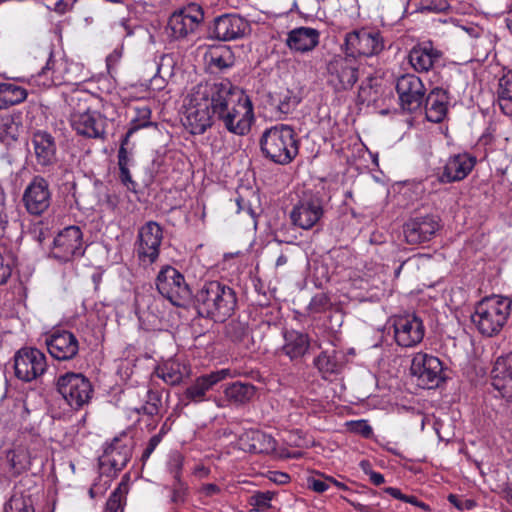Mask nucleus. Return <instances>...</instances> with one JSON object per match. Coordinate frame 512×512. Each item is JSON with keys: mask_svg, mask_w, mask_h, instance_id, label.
I'll return each mask as SVG.
<instances>
[{"mask_svg": "<svg viewBox=\"0 0 512 512\" xmlns=\"http://www.w3.org/2000/svg\"><path fill=\"white\" fill-rule=\"evenodd\" d=\"M222 81L204 82L188 88L182 95L180 120L187 132L202 135L213 125V115L222 106Z\"/></svg>", "mask_w": 512, "mask_h": 512, "instance_id": "nucleus-1", "label": "nucleus"}, {"mask_svg": "<svg viewBox=\"0 0 512 512\" xmlns=\"http://www.w3.org/2000/svg\"><path fill=\"white\" fill-rule=\"evenodd\" d=\"M220 94L222 106L218 109L217 118L229 133L247 135L255 121L251 99L229 80L222 81Z\"/></svg>", "mask_w": 512, "mask_h": 512, "instance_id": "nucleus-2", "label": "nucleus"}, {"mask_svg": "<svg viewBox=\"0 0 512 512\" xmlns=\"http://www.w3.org/2000/svg\"><path fill=\"white\" fill-rule=\"evenodd\" d=\"M91 78V73L82 63L70 61L64 57L54 58L50 54L45 67L37 74L27 77H19L16 80L27 82L38 88H50L52 86H76L79 87Z\"/></svg>", "mask_w": 512, "mask_h": 512, "instance_id": "nucleus-3", "label": "nucleus"}, {"mask_svg": "<svg viewBox=\"0 0 512 512\" xmlns=\"http://www.w3.org/2000/svg\"><path fill=\"white\" fill-rule=\"evenodd\" d=\"M196 302L200 315L222 322L233 314L237 297L229 285L209 281L198 291Z\"/></svg>", "mask_w": 512, "mask_h": 512, "instance_id": "nucleus-4", "label": "nucleus"}, {"mask_svg": "<svg viewBox=\"0 0 512 512\" xmlns=\"http://www.w3.org/2000/svg\"><path fill=\"white\" fill-rule=\"evenodd\" d=\"M512 300L507 296L491 295L476 303L471 321L484 336L497 335L508 322Z\"/></svg>", "mask_w": 512, "mask_h": 512, "instance_id": "nucleus-5", "label": "nucleus"}, {"mask_svg": "<svg viewBox=\"0 0 512 512\" xmlns=\"http://www.w3.org/2000/svg\"><path fill=\"white\" fill-rule=\"evenodd\" d=\"M260 147L265 157L280 165L289 164L298 154L294 130L285 124L267 128L261 136Z\"/></svg>", "mask_w": 512, "mask_h": 512, "instance_id": "nucleus-6", "label": "nucleus"}, {"mask_svg": "<svg viewBox=\"0 0 512 512\" xmlns=\"http://www.w3.org/2000/svg\"><path fill=\"white\" fill-rule=\"evenodd\" d=\"M59 394L73 409H80L87 405L93 395V386L90 380L82 373L66 372L56 380Z\"/></svg>", "mask_w": 512, "mask_h": 512, "instance_id": "nucleus-7", "label": "nucleus"}, {"mask_svg": "<svg viewBox=\"0 0 512 512\" xmlns=\"http://www.w3.org/2000/svg\"><path fill=\"white\" fill-rule=\"evenodd\" d=\"M358 78L359 70L354 58L336 55L327 61L325 67L326 83L335 92L352 89Z\"/></svg>", "mask_w": 512, "mask_h": 512, "instance_id": "nucleus-8", "label": "nucleus"}, {"mask_svg": "<svg viewBox=\"0 0 512 512\" xmlns=\"http://www.w3.org/2000/svg\"><path fill=\"white\" fill-rule=\"evenodd\" d=\"M156 287L175 306H184L191 298V290L183 274L169 265L159 271Z\"/></svg>", "mask_w": 512, "mask_h": 512, "instance_id": "nucleus-9", "label": "nucleus"}, {"mask_svg": "<svg viewBox=\"0 0 512 512\" xmlns=\"http://www.w3.org/2000/svg\"><path fill=\"white\" fill-rule=\"evenodd\" d=\"M85 249L82 230L72 225L65 227L55 236L50 255L60 262H69L83 256Z\"/></svg>", "mask_w": 512, "mask_h": 512, "instance_id": "nucleus-10", "label": "nucleus"}, {"mask_svg": "<svg viewBox=\"0 0 512 512\" xmlns=\"http://www.w3.org/2000/svg\"><path fill=\"white\" fill-rule=\"evenodd\" d=\"M411 373L426 389L438 387L445 379L441 360L429 353L418 352L412 358Z\"/></svg>", "mask_w": 512, "mask_h": 512, "instance_id": "nucleus-11", "label": "nucleus"}, {"mask_svg": "<svg viewBox=\"0 0 512 512\" xmlns=\"http://www.w3.org/2000/svg\"><path fill=\"white\" fill-rule=\"evenodd\" d=\"M162 240L163 230L161 226L154 221L145 223L139 229L136 254L142 266L147 267L157 261Z\"/></svg>", "mask_w": 512, "mask_h": 512, "instance_id": "nucleus-12", "label": "nucleus"}, {"mask_svg": "<svg viewBox=\"0 0 512 512\" xmlns=\"http://www.w3.org/2000/svg\"><path fill=\"white\" fill-rule=\"evenodd\" d=\"M203 19L202 8L191 3L172 13L166 26V34L175 40L186 38L197 29Z\"/></svg>", "mask_w": 512, "mask_h": 512, "instance_id": "nucleus-13", "label": "nucleus"}, {"mask_svg": "<svg viewBox=\"0 0 512 512\" xmlns=\"http://www.w3.org/2000/svg\"><path fill=\"white\" fill-rule=\"evenodd\" d=\"M345 46L349 56L371 57L384 49V40L379 31L360 29L346 35Z\"/></svg>", "mask_w": 512, "mask_h": 512, "instance_id": "nucleus-14", "label": "nucleus"}, {"mask_svg": "<svg viewBox=\"0 0 512 512\" xmlns=\"http://www.w3.org/2000/svg\"><path fill=\"white\" fill-rule=\"evenodd\" d=\"M15 375L18 379L30 382L41 376L47 369V359L36 348H22L14 356Z\"/></svg>", "mask_w": 512, "mask_h": 512, "instance_id": "nucleus-15", "label": "nucleus"}, {"mask_svg": "<svg viewBox=\"0 0 512 512\" xmlns=\"http://www.w3.org/2000/svg\"><path fill=\"white\" fill-rule=\"evenodd\" d=\"M396 91L401 108L408 112L419 109L425 97V86L415 74L407 73L397 78Z\"/></svg>", "mask_w": 512, "mask_h": 512, "instance_id": "nucleus-16", "label": "nucleus"}, {"mask_svg": "<svg viewBox=\"0 0 512 512\" xmlns=\"http://www.w3.org/2000/svg\"><path fill=\"white\" fill-rule=\"evenodd\" d=\"M393 327L395 341L401 347H414L423 340L425 335L423 321L415 314H405L396 317Z\"/></svg>", "mask_w": 512, "mask_h": 512, "instance_id": "nucleus-17", "label": "nucleus"}, {"mask_svg": "<svg viewBox=\"0 0 512 512\" xmlns=\"http://www.w3.org/2000/svg\"><path fill=\"white\" fill-rule=\"evenodd\" d=\"M51 196L48 182L36 176L24 189L22 202L30 215L40 216L50 207Z\"/></svg>", "mask_w": 512, "mask_h": 512, "instance_id": "nucleus-18", "label": "nucleus"}, {"mask_svg": "<svg viewBox=\"0 0 512 512\" xmlns=\"http://www.w3.org/2000/svg\"><path fill=\"white\" fill-rule=\"evenodd\" d=\"M70 123L77 134L88 138H100L105 133V118L85 104L70 114Z\"/></svg>", "mask_w": 512, "mask_h": 512, "instance_id": "nucleus-19", "label": "nucleus"}, {"mask_svg": "<svg viewBox=\"0 0 512 512\" xmlns=\"http://www.w3.org/2000/svg\"><path fill=\"white\" fill-rule=\"evenodd\" d=\"M440 227V218L436 215L414 217L404 224L403 234L407 243L420 244L430 241Z\"/></svg>", "mask_w": 512, "mask_h": 512, "instance_id": "nucleus-20", "label": "nucleus"}, {"mask_svg": "<svg viewBox=\"0 0 512 512\" xmlns=\"http://www.w3.org/2000/svg\"><path fill=\"white\" fill-rule=\"evenodd\" d=\"M231 370L228 368L212 371L208 374L197 377L184 391L183 399L188 402L201 403L207 401L208 392L219 382L231 377Z\"/></svg>", "mask_w": 512, "mask_h": 512, "instance_id": "nucleus-21", "label": "nucleus"}, {"mask_svg": "<svg viewBox=\"0 0 512 512\" xmlns=\"http://www.w3.org/2000/svg\"><path fill=\"white\" fill-rule=\"evenodd\" d=\"M49 354L56 360L67 361L73 359L79 351V342L76 336L66 330H56L45 338Z\"/></svg>", "mask_w": 512, "mask_h": 512, "instance_id": "nucleus-22", "label": "nucleus"}, {"mask_svg": "<svg viewBox=\"0 0 512 512\" xmlns=\"http://www.w3.org/2000/svg\"><path fill=\"white\" fill-rule=\"evenodd\" d=\"M324 213L322 202L317 197L300 200L291 210L290 218L293 225L309 230L315 226Z\"/></svg>", "mask_w": 512, "mask_h": 512, "instance_id": "nucleus-23", "label": "nucleus"}, {"mask_svg": "<svg viewBox=\"0 0 512 512\" xmlns=\"http://www.w3.org/2000/svg\"><path fill=\"white\" fill-rule=\"evenodd\" d=\"M476 162V157L467 152L450 156L443 167L441 181L451 183L465 179L475 167Z\"/></svg>", "mask_w": 512, "mask_h": 512, "instance_id": "nucleus-24", "label": "nucleus"}, {"mask_svg": "<svg viewBox=\"0 0 512 512\" xmlns=\"http://www.w3.org/2000/svg\"><path fill=\"white\" fill-rule=\"evenodd\" d=\"M492 386L499 396L512 401V351L497 358L492 370Z\"/></svg>", "mask_w": 512, "mask_h": 512, "instance_id": "nucleus-25", "label": "nucleus"}, {"mask_svg": "<svg viewBox=\"0 0 512 512\" xmlns=\"http://www.w3.org/2000/svg\"><path fill=\"white\" fill-rule=\"evenodd\" d=\"M248 29V22L241 16L225 14L215 19L213 33L219 40L231 41L243 37Z\"/></svg>", "mask_w": 512, "mask_h": 512, "instance_id": "nucleus-26", "label": "nucleus"}, {"mask_svg": "<svg viewBox=\"0 0 512 512\" xmlns=\"http://www.w3.org/2000/svg\"><path fill=\"white\" fill-rule=\"evenodd\" d=\"M238 447L244 452L269 454L276 450V441L263 431L250 429L239 436Z\"/></svg>", "mask_w": 512, "mask_h": 512, "instance_id": "nucleus-27", "label": "nucleus"}, {"mask_svg": "<svg viewBox=\"0 0 512 512\" xmlns=\"http://www.w3.org/2000/svg\"><path fill=\"white\" fill-rule=\"evenodd\" d=\"M442 53L431 42L414 46L408 54L411 67L417 72H428L441 58Z\"/></svg>", "mask_w": 512, "mask_h": 512, "instance_id": "nucleus-28", "label": "nucleus"}, {"mask_svg": "<svg viewBox=\"0 0 512 512\" xmlns=\"http://www.w3.org/2000/svg\"><path fill=\"white\" fill-rule=\"evenodd\" d=\"M319 38L318 30L311 27H298L288 33L286 45L293 52L306 53L319 44Z\"/></svg>", "mask_w": 512, "mask_h": 512, "instance_id": "nucleus-29", "label": "nucleus"}, {"mask_svg": "<svg viewBox=\"0 0 512 512\" xmlns=\"http://www.w3.org/2000/svg\"><path fill=\"white\" fill-rule=\"evenodd\" d=\"M449 107L448 90L436 86L426 98L425 114L429 122L439 123L444 120Z\"/></svg>", "mask_w": 512, "mask_h": 512, "instance_id": "nucleus-30", "label": "nucleus"}, {"mask_svg": "<svg viewBox=\"0 0 512 512\" xmlns=\"http://www.w3.org/2000/svg\"><path fill=\"white\" fill-rule=\"evenodd\" d=\"M190 373V366L178 357L170 358L156 368L157 376L169 385L179 384Z\"/></svg>", "mask_w": 512, "mask_h": 512, "instance_id": "nucleus-31", "label": "nucleus"}, {"mask_svg": "<svg viewBox=\"0 0 512 512\" xmlns=\"http://www.w3.org/2000/svg\"><path fill=\"white\" fill-rule=\"evenodd\" d=\"M283 339L281 350L291 360L303 357L310 346L309 336L297 330H285Z\"/></svg>", "mask_w": 512, "mask_h": 512, "instance_id": "nucleus-32", "label": "nucleus"}, {"mask_svg": "<svg viewBox=\"0 0 512 512\" xmlns=\"http://www.w3.org/2000/svg\"><path fill=\"white\" fill-rule=\"evenodd\" d=\"M32 144L38 163L43 166L51 164L56 150L53 137L47 132L38 131L33 135Z\"/></svg>", "mask_w": 512, "mask_h": 512, "instance_id": "nucleus-33", "label": "nucleus"}, {"mask_svg": "<svg viewBox=\"0 0 512 512\" xmlns=\"http://www.w3.org/2000/svg\"><path fill=\"white\" fill-rule=\"evenodd\" d=\"M130 459V449L127 446L120 445L118 441L105 449L100 457L101 465H108L117 472L122 470Z\"/></svg>", "mask_w": 512, "mask_h": 512, "instance_id": "nucleus-34", "label": "nucleus"}, {"mask_svg": "<svg viewBox=\"0 0 512 512\" xmlns=\"http://www.w3.org/2000/svg\"><path fill=\"white\" fill-rule=\"evenodd\" d=\"M174 60L169 55H163L159 62L155 63L156 72L149 80V89L161 91L166 87L168 79L174 75Z\"/></svg>", "mask_w": 512, "mask_h": 512, "instance_id": "nucleus-35", "label": "nucleus"}, {"mask_svg": "<svg viewBox=\"0 0 512 512\" xmlns=\"http://www.w3.org/2000/svg\"><path fill=\"white\" fill-rule=\"evenodd\" d=\"M31 459L29 449L23 445L15 446L6 452V460L12 476H17L28 470L31 465Z\"/></svg>", "mask_w": 512, "mask_h": 512, "instance_id": "nucleus-36", "label": "nucleus"}, {"mask_svg": "<svg viewBox=\"0 0 512 512\" xmlns=\"http://www.w3.org/2000/svg\"><path fill=\"white\" fill-rule=\"evenodd\" d=\"M27 90L11 82L0 83V110L18 105L26 100Z\"/></svg>", "mask_w": 512, "mask_h": 512, "instance_id": "nucleus-37", "label": "nucleus"}, {"mask_svg": "<svg viewBox=\"0 0 512 512\" xmlns=\"http://www.w3.org/2000/svg\"><path fill=\"white\" fill-rule=\"evenodd\" d=\"M135 115L132 117L129 128L124 136V144L129 143V139L140 129L148 128L154 125L152 122V110L149 106H137L134 108Z\"/></svg>", "mask_w": 512, "mask_h": 512, "instance_id": "nucleus-38", "label": "nucleus"}, {"mask_svg": "<svg viewBox=\"0 0 512 512\" xmlns=\"http://www.w3.org/2000/svg\"><path fill=\"white\" fill-rule=\"evenodd\" d=\"M498 103L506 115H512V70H504L498 83Z\"/></svg>", "mask_w": 512, "mask_h": 512, "instance_id": "nucleus-39", "label": "nucleus"}, {"mask_svg": "<svg viewBox=\"0 0 512 512\" xmlns=\"http://www.w3.org/2000/svg\"><path fill=\"white\" fill-rule=\"evenodd\" d=\"M315 365L322 373L324 378L337 374L341 370V363L338 360V354L335 350L324 351L316 359Z\"/></svg>", "mask_w": 512, "mask_h": 512, "instance_id": "nucleus-40", "label": "nucleus"}, {"mask_svg": "<svg viewBox=\"0 0 512 512\" xmlns=\"http://www.w3.org/2000/svg\"><path fill=\"white\" fill-rule=\"evenodd\" d=\"M16 266V256L5 244H0V286L10 279Z\"/></svg>", "mask_w": 512, "mask_h": 512, "instance_id": "nucleus-41", "label": "nucleus"}, {"mask_svg": "<svg viewBox=\"0 0 512 512\" xmlns=\"http://www.w3.org/2000/svg\"><path fill=\"white\" fill-rule=\"evenodd\" d=\"M254 392L252 385L240 382L233 383L225 389L226 397L236 403L249 401L253 397Z\"/></svg>", "mask_w": 512, "mask_h": 512, "instance_id": "nucleus-42", "label": "nucleus"}, {"mask_svg": "<svg viewBox=\"0 0 512 512\" xmlns=\"http://www.w3.org/2000/svg\"><path fill=\"white\" fill-rule=\"evenodd\" d=\"M331 305V301L326 294L318 293L312 297L307 307L308 315L318 319L322 314L330 310Z\"/></svg>", "mask_w": 512, "mask_h": 512, "instance_id": "nucleus-43", "label": "nucleus"}, {"mask_svg": "<svg viewBox=\"0 0 512 512\" xmlns=\"http://www.w3.org/2000/svg\"><path fill=\"white\" fill-rule=\"evenodd\" d=\"M125 494L126 485L120 484L108 498L104 512H123Z\"/></svg>", "mask_w": 512, "mask_h": 512, "instance_id": "nucleus-44", "label": "nucleus"}, {"mask_svg": "<svg viewBox=\"0 0 512 512\" xmlns=\"http://www.w3.org/2000/svg\"><path fill=\"white\" fill-rule=\"evenodd\" d=\"M273 497L274 493L271 491L256 492L249 499V504L253 507L251 510L266 512L271 507Z\"/></svg>", "mask_w": 512, "mask_h": 512, "instance_id": "nucleus-45", "label": "nucleus"}, {"mask_svg": "<svg viewBox=\"0 0 512 512\" xmlns=\"http://www.w3.org/2000/svg\"><path fill=\"white\" fill-rule=\"evenodd\" d=\"M209 64L218 69L231 66L230 52L226 49H215L209 53Z\"/></svg>", "mask_w": 512, "mask_h": 512, "instance_id": "nucleus-46", "label": "nucleus"}, {"mask_svg": "<svg viewBox=\"0 0 512 512\" xmlns=\"http://www.w3.org/2000/svg\"><path fill=\"white\" fill-rule=\"evenodd\" d=\"M350 432L361 435L364 438H370L373 435V429L367 420H353L346 423Z\"/></svg>", "mask_w": 512, "mask_h": 512, "instance_id": "nucleus-47", "label": "nucleus"}, {"mask_svg": "<svg viewBox=\"0 0 512 512\" xmlns=\"http://www.w3.org/2000/svg\"><path fill=\"white\" fill-rule=\"evenodd\" d=\"M418 11L443 12L450 6L449 0H420Z\"/></svg>", "mask_w": 512, "mask_h": 512, "instance_id": "nucleus-48", "label": "nucleus"}, {"mask_svg": "<svg viewBox=\"0 0 512 512\" xmlns=\"http://www.w3.org/2000/svg\"><path fill=\"white\" fill-rule=\"evenodd\" d=\"M451 22L459 29L464 31L470 38L477 39L484 34V29L474 23H462L460 20H451Z\"/></svg>", "mask_w": 512, "mask_h": 512, "instance_id": "nucleus-49", "label": "nucleus"}, {"mask_svg": "<svg viewBox=\"0 0 512 512\" xmlns=\"http://www.w3.org/2000/svg\"><path fill=\"white\" fill-rule=\"evenodd\" d=\"M182 466H183L182 455L179 453L171 454L169 457V461H168V467L176 481L180 479Z\"/></svg>", "mask_w": 512, "mask_h": 512, "instance_id": "nucleus-50", "label": "nucleus"}, {"mask_svg": "<svg viewBox=\"0 0 512 512\" xmlns=\"http://www.w3.org/2000/svg\"><path fill=\"white\" fill-rule=\"evenodd\" d=\"M448 501L459 511L472 510L476 506L473 499H460L455 494L448 495Z\"/></svg>", "mask_w": 512, "mask_h": 512, "instance_id": "nucleus-51", "label": "nucleus"}, {"mask_svg": "<svg viewBox=\"0 0 512 512\" xmlns=\"http://www.w3.org/2000/svg\"><path fill=\"white\" fill-rule=\"evenodd\" d=\"M308 487L317 493H323L330 487V477L316 478L310 477L307 480Z\"/></svg>", "mask_w": 512, "mask_h": 512, "instance_id": "nucleus-52", "label": "nucleus"}, {"mask_svg": "<svg viewBox=\"0 0 512 512\" xmlns=\"http://www.w3.org/2000/svg\"><path fill=\"white\" fill-rule=\"evenodd\" d=\"M298 99L296 96L291 95L289 92L280 99V103L278 105V109L281 113H289L293 108H295L298 104Z\"/></svg>", "mask_w": 512, "mask_h": 512, "instance_id": "nucleus-53", "label": "nucleus"}, {"mask_svg": "<svg viewBox=\"0 0 512 512\" xmlns=\"http://www.w3.org/2000/svg\"><path fill=\"white\" fill-rule=\"evenodd\" d=\"M128 19L123 17L118 22L113 24V30L116 34L122 37L131 36L133 34V28L129 25Z\"/></svg>", "mask_w": 512, "mask_h": 512, "instance_id": "nucleus-54", "label": "nucleus"}, {"mask_svg": "<svg viewBox=\"0 0 512 512\" xmlns=\"http://www.w3.org/2000/svg\"><path fill=\"white\" fill-rule=\"evenodd\" d=\"M186 493H187V487L179 479V480H177V485L173 489L171 499L174 503H183L186 498Z\"/></svg>", "mask_w": 512, "mask_h": 512, "instance_id": "nucleus-55", "label": "nucleus"}, {"mask_svg": "<svg viewBox=\"0 0 512 512\" xmlns=\"http://www.w3.org/2000/svg\"><path fill=\"white\" fill-rule=\"evenodd\" d=\"M77 0H58L54 5V11L58 14L68 12Z\"/></svg>", "mask_w": 512, "mask_h": 512, "instance_id": "nucleus-56", "label": "nucleus"}, {"mask_svg": "<svg viewBox=\"0 0 512 512\" xmlns=\"http://www.w3.org/2000/svg\"><path fill=\"white\" fill-rule=\"evenodd\" d=\"M126 145L127 144H124V138H123L121 141V146L118 150V166L119 167L128 166V163H129L128 152L125 147Z\"/></svg>", "mask_w": 512, "mask_h": 512, "instance_id": "nucleus-57", "label": "nucleus"}, {"mask_svg": "<svg viewBox=\"0 0 512 512\" xmlns=\"http://www.w3.org/2000/svg\"><path fill=\"white\" fill-rule=\"evenodd\" d=\"M119 171H120L119 177H120L121 182L128 188H130V185L134 186V182L132 180L128 166L119 167Z\"/></svg>", "mask_w": 512, "mask_h": 512, "instance_id": "nucleus-58", "label": "nucleus"}, {"mask_svg": "<svg viewBox=\"0 0 512 512\" xmlns=\"http://www.w3.org/2000/svg\"><path fill=\"white\" fill-rule=\"evenodd\" d=\"M220 488L219 486L215 485V484H205L203 485L201 488H200V493L206 497H211L213 495H216V494H219L220 493Z\"/></svg>", "mask_w": 512, "mask_h": 512, "instance_id": "nucleus-59", "label": "nucleus"}, {"mask_svg": "<svg viewBox=\"0 0 512 512\" xmlns=\"http://www.w3.org/2000/svg\"><path fill=\"white\" fill-rule=\"evenodd\" d=\"M10 506L12 508L15 507V509H17L18 512H33V509L30 506L26 505L23 501L16 498H12L10 500Z\"/></svg>", "mask_w": 512, "mask_h": 512, "instance_id": "nucleus-60", "label": "nucleus"}, {"mask_svg": "<svg viewBox=\"0 0 512 512\" xmlns=\"http://www.w3.org/2000/svg\"><path fill=\"white\" fill-rule=\"evenodd\" d=\"M269 474H270L269 479L278 484H285L289 480L288 474L283 473V472L274 471V472H270Z\"/></svg>", "mask_w": 512, "mask_h": 512, "instance_id": "nucleus-61", "label": "nucleus"}, {"mask_svg": "<svg viewBox=\"0 0 512 512\" xmlns=\"http://www.w3.org/2000/svg\"><path fill=\"white\" fill-rule=\"evenodd\" d=\"M159 442H160V437L159 436H153L150 439L149 444H148L147 448L145 449L142 458L143 459L149 458V456L154 451V449L159 444Z\"/></svg>", "mask_w": 512, "mask_h": 512, "instance_id": "nucleus-62", "label": "nucleus"}, {"mask_svg": "<svg viewBox=\"0 0 512 512\" xmlns=\"http://www.w3.org/2000/svg\"><path fill=\"white\" fill-rule=\"evenodd\" d=\"M8 224V217L5 212V207L2 203H0V238L3 237L6 227Z\"/></svg>", "mask_w": 512, "mask_h": 512, "instance_id": "nucleus-63", "label": "nucleus"}, {"mask_svg": "<svg viewBox=\"0 0 512 512\" xmlns=\"http://www.w3.org/2000/svg\"><path fill=\"white\" fill-rule=\"evenodd\" d=\"M347 502L355 509L356 512H375V508L371 505H364L352 500H347Z\"/></svg>", "mask_w": 512, "mask_h": 512, "instance_id": "nucleus-64", "label": "nucleus"}]
</instances>
